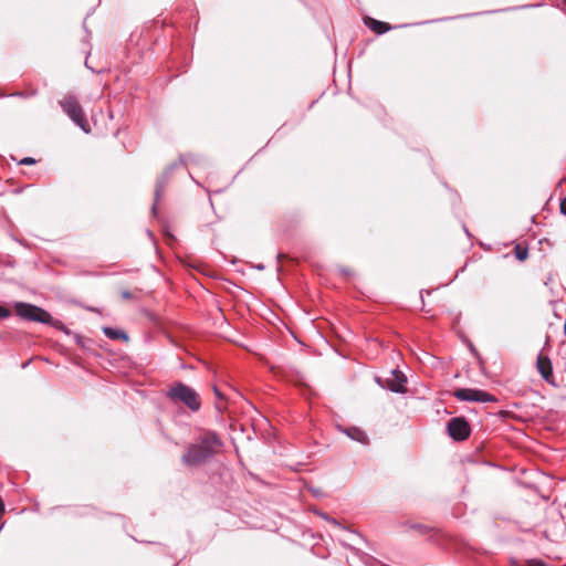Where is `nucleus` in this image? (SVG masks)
Wrapping results in <instances>:
<instances>
[{
	"label": "nucleus",
	"mask_w": 566,
	"mask_h": 566,
	"mask_svg": "<svg viewBox=\"0 0 566 566\" xmlns=\"http://www.w3.org/2000/svg\"><path fill=\"white\" fill-rule=\"evenodd\" d=\"M453 396L460 401L470 402H495L497 399L495 396L488 391L475 389V388H460L453 392Z\"/></svg>",
	"instance_id": "obj_5"
},
{
	"label": "nucleus",
	"mask_w": 566,
	"mask_h": 566,
	"mask_svg": "<svg viewBox=\"0 0 566 566\" xmlns=\"http://www.w3.org/2000/svg\"><path fill=\"white\" fill-rule=\"evenodd\" d=\"M559 210L562 214L566 216V197L560 200Z\"/></svg>",
	"instance_id": "obj_19"
},
{
	"label": "nucleus",
	"mask_w": 566,
	"mask_h": 566,
	"mask_svg": "<svg viewBox=\"0 0 566 566\" xmlns=\"http://www.w3.org/2000/svg\"><path fill=\"white\" fill-rule=\"evenodd\" d=\"M59 104L63 112L76 126H78L86 134L91 132V127L85 113L83 112V108L81 107L75 96H65L63 99L59 101Z\"/></svg>",
	"instance_id": "obj_3"
},
{
	"label": "nucleus",
	"mask_w": 566,
	"mask_h": 566,
	"mask_svg": "<svg viewBox=\"0 0 566 566\" xmlns=\"http://www.w3.org/2000/svg\"><path fill=\"white\" fill-rule=\"evenodd\" d=\"M15 314L23 321L35 323H51V314L34 304L25 302H13L12 304Z\"/></svg>",
	"instance_id": "obj_4"
},
{
	"label": "nucleus",
	"mask_w": 566,
	"mask_h": 566,
	"mask_svg": "<svg viewBox=\"0 0 566 566\" xmlns=\"http://www.w3.org/2000/svg\"><path fill=\"white\" fill-rule=\"evenodd\" d=\"M222 447L223 442L214 431H206L197 442L188 447L187 452L181 457V462L187 467L201 465L216 455Z\"/></svg>",
	"instance_id": "obj_1"
},
{
	"label": "nucleus",
	"mask_w": 566,
	"mask_h": 566,
	"mask_svg": "<svg viewBox=\"0 0 566 566\" xmlns=\"http://www.w3.org/2000/svg\"><path fill=\"white\" fill-rule=\"evenodd\" d=\"M35 163L36 160L32 157H24L19 161V164L23 166H31L34 165Z\"/></svg>",
	"instance_id": "obj_18"
},
{
	"label": "nucleus",
	"mask_w": 566,
	"mask_h": 566,
	"mask_svg": "<svg viewBox=\"0 0 566 566\" xmlns=\"http://www.w3.org/2000/svg\"><path fill=\"white\" fill-rule=\"evenodd\" d=\"M176 167V164L169 166L165 172L163 174V176L157 180L156 182V188H155V202L151 207V212L154 216H156L157 213V203L159 201V198L165 189V186H166V182H167V179L169 177V175L171 174V171L174 170V168Z\"/></svg>",
	"instance_id": "obj_9"
},
{
	"label": "nucleus",
	"mask_w": 566,
	"mask_h": 566,
	"mask_svg": "<svg viewBox=\"0 0 566 566\" xmlns=\"http://www.w3.org/2000/svg\"><path fill=\"white\" fill-rule=\"evenodd\" d=\"M44 325L52 326L56 329H60V331L69 334V329L65 327V325L61 321L54 319L52 316H51V323H45Z\"/></svg>",
	"instance_id": "obj_15"
},
{
	"label": "nucleus",
	"mask_w": 566,
	"mask_h": 566,
	"mask_svg": "<svg viewBox=\"0 0 566 566\" xmlns=\"http://www.w3.org/2000/svg\"><path fill=\"white\" fill-rule=\"evenodd\" d=\"M166 396L174 403L182 402L191 411H198L201 407V401L197 391L180 381L174 384L167 391Z\"/></svg>",
	"instance_id": "obj_2"
},
{
	"label": "nucleus",
	"mask_w": 566,
	"mask_h": 566,
	"mask_svg": "<svg viewBox=\"0 0 566 566\" xmlns=\"http://www.w3.org/2000/svg\"><path fill=\"white\" fill-rule=\"evenodd\" d=\"M256 269H258V270H263V269H264V265H261V264H260V265H258V266H256Z\"/></svg>",
	"instance_id": "obj_23"
},
{
	"label": "nucleus",
	"mask_w": 566,
	"mask_h": 566,
	"mask_svg": "<svg viewBox=\"0 0 566 566\" xmlns=\"http://www.w3.org/2000/svg\"><path fill=\"white\" fill-rule=\"evenodd\" d=\"M103 333L106 337L113 340L122 339L124 342H128L129 337L127 333L123 329L113 328L109 326L103 327Z\"/></svg>",
	"instance_id": "obj_11"
},
{
	"label": "nucleus",
	"mask_w": 566,
	"mask_h": 566,
	"mask_svg": "<svg viewBox=\"0 0 566 566\" xmlns=\"http://www.w3.org/2000/svg\"><path fill=\"white\" fill-rule=\"evenodd\" d=\"M122 297H123L124 300H129V298H132V297H133V294H132L129 291H123V292H122Z\"/></svg>",
	"instance_id": "obj_20"
},
{
	"label": "nucleus",
	"mask_w": 566,
	"mask_h": 566,
	"mask_svg": "<svg viewBox=\"0 0 566 566\" xmlns=\"http://www.w3.org/2000/svg\"><path fill=\"white\" fill-rule=\"evenodd\" d=\"M390 374H391V376L388 377V378H385V379H382L380 377H376L375 378L376 382L381 388H387V389H389L392 392L405 394L407 391V389H406V384H407L406 375L402 371L398 370V369H392Z\"/></svg>",
	"instance_id": "obj_6"
},
{
	"label": "nucleus",
	"mask_w": 566,
	"mask_h": 566,
	"mask_svg": "<svg viewBox=\"0 0 566 566\" xmlns=\"http://www.w3.org/2000/svg\"><path fill=\"white\" fill-rule=\"evenodd\" d=\"M324 518L333 524H338L337 521L335 518H329L327 517L326 515H324Z\"/></svg>",
	"instance_id": "obj_21"
},
{
	"label": "nucleus",
	"mask_w": 566,
	"mask_h": 566,
	"mask_svg": "<svg viewBox=\"0 0 566 566\" xmlns=\"http://www.w3.org/2000/svg\"><path fill=\"white\" fill-rule=\"evenodd\" d=\"M563 2L566 4V0H563Z\"/></svg>",
	"instance_id": "obj_26"
},
{
	"label": "nucleus",
	"mask_w": 566,
	"mask_h": 566,
	"mask_svg": "<svg viewBox=\"0 0 566 566\" xmlns=\"http://www.w3.org/2000/svg\"><path fill=\"white\" fill-rule=\"evenodd\" d=\"M536 368L542 378L551 385H555L552 360L548 356L539 353L536 359Z\"/></svg>",
	"instance_id": "obj_8"
},
{
	"label": "nucleus",
	"mask_w": 566,
	"mask_h": 566,
	"mask_svg": "<svg viewBox=\"0 0 566 566\" xmlns=\"http://www.w3.org/2000/svg\"><path fill=\"white\" fill-rule=\"evenodd\" d=\"M44 325L52 326L56 329H60V331L69 334V329L65 327V325L61 321L54 319L52 316H51V323H45Z\"/></svg>",
	"instance_id": "obj_14"
},
{
	"label": "nucleus",
	"mask_w": 566,
	"mask_h": 566,
	"mask_svg": "<svg viewBox=\"0 0 566 566\" xmlns=\"http://www.w3.org/2000/svg\"><path fill=\"white\" fill-rule=\"evenodd\" d=\"M449 436L455 441H463L469 438L471 428L463 417L452 418L447 426Z\"/></svg>",
	"instance_id": "obj_7"
},
{
	"label": "nucleus",
	"mask_w": 566,
	"mask_h": 566,
	"mask_svg": "<svg viewBox=\"0 0 566 566\" xmlns=\"http://www.w3.org/2000/svg\"><path fill=\"white\" fill-rule=\"evenodd\" d=\"M338 430L346 434L349 439L354 440V441H357L361 444H367L368 443V437L367 434L361 430L359 429L358 427H343V426H337Z\"/></svg>",
	"instance_id": "obj_10"
},
{
	"label": "nucleus",
	"mask_w": 566,
	"mask_h": 566,
	"mask_svg": "<svg viewBox=\"0 0 566 566\" xmlns=\"http://www.w3.org/2000/svg\"><path fill=\"white\" fill-rule=\"evenodd\" d=\"M2 337V334L0 333V338Z\"/></svg>",
	"instance_id": "obj_27"
},
{
	"label": "nucleus",
	"mask_w": 566,
	"mask_h": 566,
	"mask_svg": "<svg viewBox=\"0 0 566 566\" xmlns=\"http://www.w3.org/2000/svg\"><path fill=\"white\" fill-rule=\"evenodd\" d=\"M514 253H515V258L518 260V261H524L527 259L528 256V250L527 248H522L521 245H516L515 249H514Z\"/></svg>",
	"instance_id": "obj_13"
},
{
	"label": "nucleus",
	"mask_w": 566,
	"mask_h": 566,
	"mask_svg": "<svg viewBox=\"0 0 566 566\" xmlns=\"http://www.w3.org/2000/svg\"><path fill=\"white\" fill-rule=\"evenodd\" d=\"M214 392H216L218 396H220V397H221V395H220V392H219V390H218L217 388H214Z\"/></svg>",
	"instance_id": "obj_25"
},
{
	"label": "nucleus",
	"mask_w": 566,
	"mask_h": 566,
	"mask_svg": "<svg viewBox=\"0 0 566 566\" xmlns=\"http://www.w3.org/2000/svg\"><path fill=\"white\" fill-rule=\"evenodd\" d=\"M411 530H415L417 532H419L420 534H428L430 531H431V527L426 525V524H421V523H415L410 526Z\"/></svg>",
	"instance_id": "obj_16"
},
{
	"label": "nucleus",
	"mask_w": 566,
	"mask_h": 566,
	"mask_svg": "<svg viewBox=\"0 0 566 566\" xmlns=\"http://www.w3.org/2000/svg\"><path fill=\"white\" fill-rule=\"evenodd\" d=\"M366 23L369 27V29L376 32L377 34H384L391 29V27L388 23L371 18H369L368 22Z\"/></svg>",
	"instance_id": "obj_12"
},
{
	"label": "nucleus",
	"mask_w": 566,
	"mask_h": 566,
	"mask_svg": "<svg viewBox=\"0 0 566 566\" xmlns=\"http://www.w3.org/2000/svg\"><path fill=\"white\" fill-rule=\"evenodd\" d=\"M10 316H11L10 310L0 304V321L9 318Z\"/></svg>",
	"instance_id": "obj_17"
},
{
	"label": "nucleus",
	"mask_w": 566,
	"mask_h": 566,
	"mask_svg": "<svg viewBox=\"0 0 566 566\" xmlns=\"http://www.w3.org/2000/svg\"><path fill=\"white\" fill-rule=\"evenodd\" d=\"M313 494H314L315 496H318V491L313 490Z\"/></svg>",
	"instance_id": "obj_24"
},
{
	"label": "nucleus",
	"mask_w": 566,
	"mask_h": 566,
	"mask_svg": "<svg viewBox=\"0 0 566 566\" xmlns=\"http://www.w3.org/2000/svg\"><path fill=\"white\" fill-rule=\"evenodd\" d=\"M471 352H472L475 356H478V352H476V349H474L473 347H471Z\"/></svg>",
	"instance_id": "obj_22"
}]
</instances>
